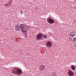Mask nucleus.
Listing matches in <instances>:
<instances>
[{"instance_id": "0eeeda50", "label": "nucleus", "mask_w": 76, "mask_h": 76, "mask_svg": "<svg viewBox=\"0 0 76 76\" xmlns=\"http://www.w3.org/2000/svg\"><path fill=\"white\" fill-rule=\"evenodd\" d=\"M68 74L69 76H73L74 75V74L73 72L70 71H68Z\"/></svg>"}, {"instance_id": "1a4fd4ad", "label": "nucleus", "mask_w": 76, "mask_h": 76, "mask_svg": "<svg viewBox=\"0 0 76 76\" xmlns=\"http://www.w3.org/2000/svg\"><path fill=\"white\" fill-rule=\"evenodd\" d=\"M15 29L17 31H19V30H20V27L19 25H17L15 26Z\"/></svg>"}, {"instance_id": "423d86ee", "label": "nucleus", "mask_w": 76, "mask_h": 76, "mask_svg": "<svg viewBox=\"0 0 76 76\" xmlns=\"http://www.w3.org/2000/svg\"><path fill=\"white\" fill-rule=\"evenodd\" d=\"M46 45L47 47H51V45H52V42L50 41L48 42H46Z\"/></svg>"}, {"instance_id": "a211bd4d", "label": "nucleus", "mask_w": 76, "mask_h": 76, "mask_svg": "<svg viewBox=\"0 0 76 76\" xmlns=\"http://www.w3.org/2000/svg\"><path fill=\"white\" fill-rule=\"evenodd\" d=\"M75 1H76V0H75Z\"/></svg>"}, {"instance_id": "9d476101", "label": "nucleus", "mask_w": 76, "mask_h": 76, "mask_svg": "<svg viewBox=\"0 0 76 76\" xmlns=\"http://www.w3.org/2000/svg\"><path fill=\"white\" fill-rule=\"evenodd\" d=\"M11 4L10 2H9L7 4H5V6H10V5Z\"/></svg>"}, {"instance_id": "9b49d317", "label": "nucleus", "mask_w": 76, "mask_h": 76, "mask_svg": "<svg viewBox=\"0 0 76 76\" xmlns=\"http://www.w3.org/2000/svg\"><path fill=\"white\" fill-rule=\"evenodd\" d=\"M71 67L72 70H75V67L74 66H71Z\"/></svg>"}, {"instance_id": "7ed1b4c3", "label": "nucleus", "mask_w": 76, "mask_h": 76, "mask_svg": "<svg viewBox=\"0 0 76 76\" xmlns=\"http://www.w3.org/2000/svg\"><path fill=\"white\" fill-rule=\"evenodd\" d=\"M47 21L49 23H50V24H53V23H54V22H55V21H54V20L50 18H48Z\"/></svg>"}, {"instance_id": "4468645a", "label": "nucleus", "mask_w": 76, "mask_h": 76, "mask_svg": "<svg viewBox=\"0 0 76 76\" xmlns=\"http://www.w3.org/2000/svg\"><path fill=\"white\" fill-rule=\"evenodd\" d=\"M72 42H75V40H72Z\"/></svg>"}, {"instance_id": "6e6552de", "label": "nucleus", "mask_w": 76, "mask_h": 76, "mask_svg": "<svg viewBox=\"0 0 76 76\" xmlns=\"http://www.w3.org/2000/svg\"><path fill=\"white\" fill-rule=\"evenodd\" d=\"M76 35V34H75V31H72L71 32L70 34V35L71 37H73Z\"/></svg>"}, {"instance_id": "39448f33", "label": "nucleus", "mask_w": 76, "mask_h": 76, "mask_svg": "<svg viewBox=\"0 0 76 76\" xmlns=\"http://www.w3.org/2000/svg\"><path fill=\"white\" fill-rule=\"evenodd\" d=\"M45 68V66L44 65H41L39 66V70L41 71H44Z\"/></svg>"}, {"instance_id": "ddd939ff", "label": "nucleus", "mask_w": 76, "mask_h": 76, "mask_svg": "<svg viewBox=\"0 0 76 76\" xmlns=\"http://www.w3.org/2000/svg\"><path fill=\"white\" fill-rule=\"evenodd\" d=\"M57 74H56V73L55 72H54L52 73V75L53 76H56Z\"/></svg>"}, {"instance_id": "f257e3e1", "label": "nucleus", "mask_w": 76, "mask_h": 76, "mask_svg": "<svg viewBox=\"0 0 76 76\" xmlns=\"http://www.w3.org/2000/svg\"><path fill=\"white\" fill-rule=\"evenodd\" d=\"M13 73L15 75H19L22 73V71L20 69L15 67L14 69H12Z\"/></svg>"}, {"instance_id": "2eb2a0df", "label": "nucleus", "mask_w": 76, "mask_h": 76, "mask_svg": "<svg viewBox=\"0 0 76 76\" xmlns=\"http://www.w3.org/2000/svg\"><path fill=\"white\" fill-rule=\"evenodd\" d=\"M20 12H21L20 13V14H22V13H23V12L22 11H20Z\"/></svg>"}, {"instance_id": "f8f14e48", "label": "nucleus", "mask_w": 76, "mask_h": 76, "mask_svg": "<svg viewBox=\"0 0 76 76\" xmlns=\"http://www.w3.org/2000/svg\"><path fill=\"white\" fill-rule=\"evenodd\" d=\"M43 37L45 39H47V35L46 34H45L44 35Z\"/></svg>"}, {"instance_id": "f03ea898", "label": "nucleus", "mask_w": 76, "mask_h": 76, "mask_svg": "<svg viewBox=\"0 0 76 76\" xmlns=\"http://www.w3.org/2000/svg\"><path fill=\"white\" fill-rule=\"evenodd\" d=\"M21 31L23 32H26L27 29H28V26L24 24H21L20 26Z\"/></svg>"}, {"instance_id": "20e7f679", "label": "nucleus", "mask_w": 76, "mask_h": 76, "mask_svg": "<svg viewBox=\"0 0 76 76\" xmlns=\"http://www.w3.org/2000/svg\"><path fill=\"white\" fill-rule=\"evenodd\" d=\"M42 38V34L41 33H39L37 35L36 39L37 40L41 39Z\"/></svg>"}, {"instance_id": "f3484780", "label": "nucleus", "mask_w": 76, "mask_h": 76, "mask_svg": "<svg viewBox=\"0 0 76 76\" xmlns=\"http://www.w3.org/2000/svg\"><path fill=\"white\" fill-rule=\"evenodd\" d=\"M69 39H70V37H69Z\"/></svg>"}, {"instance_id": "dca6fc26", "label": "nucleus", "mask_w": 76, "mask_h": 76, "mask_svg": "<svg viewBox=\"0 0 76 76\" xmlns=\"http://www.w3.org/2000/svg\"><path fill=\"white\" fill-rule=\"evenodd\" d=\"M72 40H73V39L72 38V39H71V40H70V41H72Z\"/></svg>"}]
</instances>
